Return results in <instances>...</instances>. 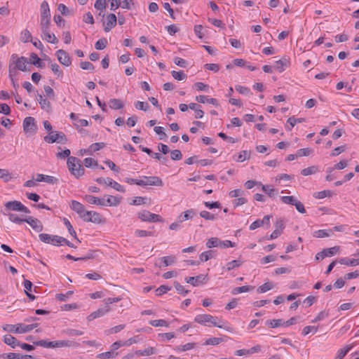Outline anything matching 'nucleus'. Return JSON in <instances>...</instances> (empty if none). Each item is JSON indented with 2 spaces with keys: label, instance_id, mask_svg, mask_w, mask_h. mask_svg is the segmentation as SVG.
I'll return each instance as SVG.
<instances>
[{
  "label": "nucleus",
  "instance_id": "obj_25",
  "mask_svg": "<svg viewBox=\"0 0 359 359\" xmlns=\"http://www.w3.org/2000/svg\"><path fill=\"white\" fill-rule=\"evenodd\" d=\"M196 100L200 103H209L214 106H219V102L215 98H208L205 95H201L196 97Z\"/></svg>",
  "mask_w": 359,
  "mask_h": 359
},
{
  "label": "nucleus",
  "instance_id": "obj_8",
  "mask_svg": "<svg viewBox=\"0 0 359 359\" xmlns=\"http://www.w3.org/2000/svg\"><path fill=\"white\" fill-rule=\"evenodd\" d=\"M96 182L98 184H105L109 187H111L116 189L118 191L124 193L126 191L125 189L122 185L118 184V182L114 181L112 179L107 177V178H102V177H98L96 179Z\"/></svg>",
  "mask_w": 359,
  "mask_h": 359
},
{
  "label": "nucleus",
  "instance_id": "obj_32",
  "mask_svg": "<svg viewBox=\"0 0 359 359\" xmlns=\"http://www.w3.org/2000/svg\"><path fill=\"white\" fill-rule=\"evenodd\" d=\"M109 107L113 109H121L123 107V103L121 100L113 98L109 102Z\"/></svg>",
  "mask_w": 359,
  "mask_h": 359
},
{
  "label": "nucleus",
  "instance_id": "obj_36",
  "mask_svg": "<svg viewBox=\"0 0 359 359\" xmlns=\"http://www.w3.org/2000/svg\"><path fill=\"white\" fill-rule=\"evenodd\" d=\"M30 58L32 60L31 62L32 65L37 66L39 68H42L44 66V64L36 53H31Z\"/></svg>",
  "mask_w": 359,
  "mask_h": 359
},
{
  "label": "nucleus",
  "instance_id": "obj_60",
  "mask_svg": "<svg viewBox=\"0 0 359 359\" xmlns=\"http://www.w3.org/2000/svg\"><path fill=\"white\" fill-rule=\"evenodd\" d=\"M135 106L137 109H140V110H142V111H147L149 109V105L147 102H141V101H137L135 104Z\"/></svg>",
  "mask_w": 359,
  "mask_h": 359
},
{
  "label": "nucleus",
  "instance_id": "obj_51",
  "mask_svg": "<svg viewBox=\"0 0 359 359\" xmlns=\"http://www.w3.org/2000/svg\"><path fill=\"white\" fill-rule=\"evenodd\" d=\"M21 41L25 42V43H27L28 41H32V34H31L30 32L28 29H25L22 32Z\"/></svg>",
  "mask_w": 359,
  "mask_h": 359
},
{
  "label": "nucleus",
  "instance_id": "obj_7",
  "mask_svg": "<svg viewBox=\"0 0 359 359\" xmlns=\"http://www.w3.org/2000/svg\"><path fill=\"white\" fill-rule=\"evenodd\" d=\"M144 178L145 180H139L138 182H137V185L145 187V186H157V187H162L163 185V182L162 180L157 176H150L147 177L144 176Z\"/></svg>",
  "mask_w": 359,
  "mask_h": 359
},
{
  "label": "nucleus",
  "instance_id": "obj_64",
  "mask_svg": "<svg viewBox=\"0 0 359 359\" xmlns=\"http://www.w3.org/2000/svg\"><path fill=\"white\" fill-rule=\"evenodd\" d=\"M241 262L240 260H233L226 264V269L228 271H231L236 267H238L241 265Z\"/></svg>",
  "mask_w": 359,
  "mask_h": 359
},
{
  "label": "nucleus",
  "instance_id": "obj_12",
  "mask_svg": "<svg viewBox=\"0 0 359 359\" xmlns=\"http://www.w3.org/2000/svg\"><path fill=\"white\" fill-rule=\"evenodd\" d=\"M187 283L191 284L193 286H198L200 284H204L208 280V275L201 274L197 276H191L185 278Z\"/></svg>",
  "mask_w": 359,
  "mask_h": 359
},
{
  "label": "nucleus",
  "instance_id": "obj_31",
  "mask_svg": "<svg viewBox=\"0 0 359 359\" xmlns=\"http://www.w3.org/2000/svg\"><path fill=\"white\" fill-rule=\"evenodd\" d=\"M262 189L264 192H265L269 197H273L278 195V191L277 189H275L271 187L270 185H262Z\"/></svg>",
  "mask_w": 359,
  "mask_h": 359
},
{
  "label": "nucleus",
  "instance_id": "obj_9",
  "mask_svg": "<svg viewBox=\"0 0 359 359\" xmlns=\"http://www.w3.org/2000/svg\"><path fill=\"white\" fill-rule=\"evenodd\" d=\"M11 60L15 64V69L22 72H26L28 70L27 69V65L28 64L27 57L23 56L18 57L16 54H13L11 56Z\"/></svg>",
  "mask_w": 359,
  "mask_h": 359
},
{
  "label": "nucleus",
  "instance_id": "obj_3",
  "mask_svg": "<svg viewBox=\"0 0 359 359\" xmlns=\"http://www.w3.org/2000/svg\"><path fill=\"white\" fill-rule=\"evenodd\" d=\"M39 326L38 323L25 325L18 323L16 325H5L3 327L4 330L13 333H27Z\"/></svg>",
  "mask_w": 359,
  "mask_h": 359
},
{
  "label": "nucleus",
  "instance_id": "obj_23",
  "mask_svg": "<svg viewBox=\"0 0 359 359\" xmlns=\"http://www.w3.org/2000/svg\"><path fill=\"white\" fill-rule=\"evenodd\" d=\"M84 200L90 204H94L100 206L105 205V203H104V197L98 198L92 195H86L84 196Z\"/></svg>",
  "mask_w": 359,
  "mask_h": 359
},
{
  "label": "nucleus",
  "instance_id": "obj_19",
  "mask_svg": "<svg viewBox=\"0 0 359 359\" xmlns=\"http://www.w3.org/2000/svg\"><path fill=\"white\" fill-rule=\"evenodd\" d=\"M271 215H265L262 220L257 219L254 222H252L250 226V230H255L257 228H259L260 226H262L264 224H266L268 226L270 225V218Z\"/></svg>",
  "mask_w": 359,
  "mask_h": 359
},
{
  "label": "nucleus",
  "instance_id": "obj_13",
  "mask_svg": "<svg viewBox=\"0 0 359 359\" xmlns=\"http://www.w3.org/2000/svg\"><path fill=\"white\" fill-rule=\"evenodd\" d=\"M117 23V18L115 14L110 13L107 16L106 21L103 22L104 30L106 32H109Z\"/></svg>",
  "mask_w": 359,
  "mask_h": 359
},
{
  "label": "nucleus",
  "instance_id": "obj_46",
  "mask_svg": "<svg viewBox=\"0 0 359 359\" xmlns=\"http://www.w3.org/2000/svg\"><path fill=\"white\" fill-rule=\"evenodd\" d=\"M273 288V284L271 283H265L263 285L258 287L257 291L259 293L266 292Z\"/></svg>",
  "mask_w": 359,
  "mask_h": 359
},
{
  "label": "nucleus",
  "instance_id": "obj_20",
  "mask_svg": "<svg viewBox=\"0 0 359 359\" xmlns=\"http://www.w3.org/2000/svg\"><path fill=\"white\" fill-rule=\"evenodd\" d=\"M71 208L75 211L81 219V216L85 215L87 210L84 209V206L83 204H81L80 202L76 201H72Z\"/></svg>",
  "mask_w": 359,
  "mask_h": 359
},
{
  "label": "nucleus",
  "instance_id": "obj_63",
  "mask_svg": "<svg viewBox=\"0 0 359 359\" xmlns=\"http://www.w3.org/2000/svg\"><path fill=\"white\" fill-rule=\"evenodd\" d=\"M84 165L86 168H90L92 166H98L97 161L93 158H86L84 159Z\"/></svg>",
  "mask_w": 359,
  "mask_h": 359
},
{
  "label": "nucleus",
  "instance_id": "obj_21",
  "mask_svg": "<svg viewBox=\"0 0 359 359\" xmlns=\"http://www.w3.org/2000/svg\"><path fill=\"white\" fill-rule=\"evenodd\" d=\"M104 206H117L121 203V198L116 196L106 195L104 197Z\"/></svg>",
  "mask_w": 359,
  "mask_h": 359
},
{
  "label": "nucleus",
  "instance_id": "obj_57",
  "mask_svg": "<svg viewBox=\"0 0 359 359\" xmlns=\"http://www.w3.org/2000/svg\"><path fill=\"white\" fill-rule=\"evenodd\" d=\"M212 257V250H208V251L203 252L200 255V260L201 262H207L209 259H210Z\"/></svg>",
  "mask_w": 359,
  "mask_h": 359
},
{
  "label": "nucleus",
  "instance_id": "obj_44",
  "mask_svg": "<svg viewBox=\"0 0 359 359\" xmlns=\"http://www.w3.org/2000/svg\"><path fill=\"white\" fill-rule=\"evenodd\" d=\"M50 24V20L45 19V20H41L40 25L41 32L43 34L47 33L49 32V26Z\"/></svg>",
  "mask_w": 359,
  "mask_h": 359
},
{
  "label": "nucleus",
  "instance_id": "obj_29",
  "mask_svg": "<svg viewBox=\"0 0 359 359\" xmlns=\"http://www.w3.org/2000/svg\"><path fill=\"white\" fill-rule=\"evenodd\" d=\"M161 261L162 263V265H160L159 267L163 266H168L173 264L176 262V258L173 255L166 256V257H162L161 258Z\"/></svg>",
  "mask_w": 359,
  "mask_h": 359
},
{
  "label": "nucleus",
  "instance_id": "obj_42",
  "mask_svg": "<svg viewBox=\"0 0 359 359\" xmlns=\"http://www.w3.org/2000/svg\"><path fill=\"white\" fill-rule=\"evenodd\" d=\"M250 158V152L246 150H243L240 152L238 155L236 161L238 162H243L245 160L249 159Z\"/></svg>",
  "mask_w": 359,
  "mask_h": 359
},
{
  "label": "nucleus",
  "instance_id": "obj_45",
  "mask_svg": "<svg viewBox=\"0 0 359 359\" xmlns=\"http://www.w3.org/2000/svg\"><path fill=\"white\" fill-rule=\"evenodd\" d=\"M219 243H220V240L218 238L213 237L208 240V241L206 242V246L208 248H212L214 247H218Z\"/></svg>",
  "mask_w": 359,
  "mask_h": 359
},
{
  "label": "nucleus",
  "instance_id": "obj_11",
  "mask_svg": "<svg viewBox=\"0 0 359 359\" xmlns=\"http://www.w3.org/2000/svg\"><path fill=\"white\" fill-rule=\"evenodd\" d=\"M56 55L57 57L58 61L60 64L62 65H65L66 67H69L72 64V58L70 57L69 55L64 50L60 49L56 51Z\"/></svg>",
  "mask_w": 359,
  "mask_h": 359
},
{
  "label": "nucleus",
  "instance_id": "obj_48",
  "mask_svg": "<svg viewBox=\"0 0 359 359\" xmlns=\"http://www.w3.org/2000/svg\"><path fill=\"white\" fill-rule=\"evenodd\" d=\"M108 41L107 39L102 38L99 39L95 45V47L97 50H103L107 46Z\"/></svg>",
  "mask_w": 359,
  "mask_h": 359
},
{
  "label": "nucleus",
  "instance_id": "obj_6",
  "mask_svg": "<svg viewBox=\"0 0 359 359\" xmlns=\"http://www.w3.org/2000/svg\"><path fill=\"white\" fill-rule=\"evenodd\" d=\"M81 219L86 222H92L95 224H102L104 223V219L102 216L95 211H88L85 215L81 216Z\"/></svg>",
  "mask_w": 359,
  "mask_h": 359
},
{
  "label": "nucleus",
  "instance_id": "obj_47",
  "mask_svg": "<svg viewBox=\"0 0 359 359\" xmlns=\"http://www.w3.org/2000/svg\"><path fill=\"white\" fill-rule=\"evenodd\" d=\"M151 216V212L148 210H144L138 212V218L143 222H149Z\"/></svg>",
  "mask_w": 359,
  "mask_h": 359
},
{
  "label": "nucleus",
  "instance_id": "obj_56",
  "mask_svg": "<svg viewBox=\"0 0 359 359\" xmlns=\"http://www.w3.org/2000/svg\"><path fill=\"white\" fill-rule=\"evenodd\" d=\"M149 324L154 327H168V324L165 320H152L149 321Z\"/></svg>",
  "mask_w": 359,
  "mask_h": 359
},
{
  "label": "nucleus",
  "instance_id": "obj_24",
  "mask_svg": "<svg viewBox=\"0 0 359 359\" xmlns=\"http://www.w3.org/2000/svg\"><path fill=\"white\" fill-rule=\"evenodd\" d=\"M196 215V211L194 209H189L183 213L180 214L178 217V222H183L184 221L191 219Z\"/></svg>",
  "mask_w": 359,
  "mask_h": 359
},
{
  "label": "nucleus",
  "instance_id": "obj_55",
  "mask_svg": "<svg viewBox=\"0 0 359 359\" xmlns=\"http://www.w3.org/2000/svg\"><path fill=\"white\" fill-rule=\"evenodd\" d=\"M331 196V191L329 190H324L321 191L316 192L313 194V196L316 198H324L325 197H330Z\"/></svg>",
  "mask_w": 359,
  "mask_h": 359
},
{
  "label": "nucleus",
  "instance_id": "obj_41",
  "mask_svg": "<svg viewBox=\"0 0 359 359\" xmlns=\"http://www.w3.org/2000/svg\"><path fill=\"white\" fill-rule=\"evenodd\" d=\"M43 35L44 37H43V39L46 40L47 42L53 44L58 43V39L54 34H50V32H48L47 33L43 34Z\"/></svg>",
  "mask_w": 359,
  "mask_h": 359
},
{
  "label": "nucleus",
  "instance_id": "obj_26",
  "mask_svg": "<svg viewBox=\"0 0 359 359\" xmlns=\"http://www.w3.org/2000/svg\"><path fill=\"white\" fill-rule=\"evenodd\" d=\"M4 341L7 345L11 346L12 348H15L16 346H19L20 342L16 339L15 337L11 334H6L4 337Z\"/></svg>",
  "mask_w": 359,
  "mask_h": 359
},
{
  "label": "nucleus",
  "instance_id": "obj_37",
  "mask_svg": "<svg viewBox=\"0 0 359 359\" xmlns=\"http://www.w3.org/2000/svg\"><path fill=\"white\" fill-rule=\"evenodd\" d=\"M265 324L272 328H276L283 325V319L268 320L266 321Z\"/></svg>",
  "mask_w": 359,
  "mask_h": 359
},
{
  "label": "nucleus",
  "instance_id": "obj_35",
  "mask_svg": "<svg viewBox=\"0 0 359 359\" xmlns=\"http://www.w3.org/2000/svg\"><path fill=\"white\" fill-rule=\"evenodd\" d=\"M352 346L347 345L337 351L335 359H343L347 353L351 349Z\"/></svg>",
  "mask_w": 359,
  "mask_h": 359
},
{
  "label": "nucleus",
  "instance_id": "obj_43",
  "mask_svg": "<svg viewBox=\"0 0 359 359\" xmlns=\"http://www.w3.org/2000/svg\"><path fill=\"white\" fill-rule=\"evenodd\" d=\"M63 222H64L65 226L68 229L69 233L80 242V241L78 239V238L76 236V233L74 230L70 222L67 218H64Z\"/></svg>",
  "mask_w": 359,
  "mask_h": 359
},
{
  "label": "nucleus",
  "instance_id": "obj_54",
  "mask_svg": "<svg viewBox=\"0 0 359 359\" xmlns=\"http://www.w3.org/2000/svg\"><path fill=\"white\" fill-rule=\"evenodd\" d=\"M324 252L327 255V257H332L336 255L339 251V247L334 246L330 248H326L323 250Z\"/></svg>",
  "mask_w": 359,
  "mask_h": 359
},
{
  "label": "nucleus",
  "instance_id": "obj_38",
  "mask_svg": "<svg viewBox=\"0 0 359 359\" xmlns=\"http://www.w3.org/2000/svg\"><path fill=\"white\" fill-rule=\"evenodd\" d=\"M118 355L117 352H114L112 351H107L104 353H102L97 355V358L100 359H109L114 358Z\"/></svg>",
  "mask_w": 359,
  "mask_h": 359
},
{
  "label": "nucleus",
  "instance_id": "obj_33",
  "mask_svg": "<svg viewBox=\"0 0 359 359\" xmlns=\"http://www.w3.org/2000/svg\"><path fill=\"white\" fill-rule=\"evenodd\" d=\"M253 289H254L253 286L244 285V286H241V287H234L232 290L231 293L233 294H238L239 293L247 292L251 291Z\"/></svg>",
  "mask_w": 359,
  "mask_h": 359
},
{
  "label": "nucleus",
  "instance_id": "obj_16",
  "mask_svg": "<svg viewBox=\"0 0 359 359\" xmlns=\"http://www.w3.org/2000/svg\"><path fill=\"white\" fill-rule=\"evenodd\" d=\"M290 65V59L287 57H283L280 60L276 61L274 67L279 72H283Z\"/></svg>",
  "mask_w": 359,
  "mask_h": 359
},
{
  "label": "nucleus",
  "instance_id": "obj_34",
  "mask_svg": "<svg viewBox=\"0 0 359 359\" xmlns=\"http://www.w3.org/2000/svg\"><path fill=\"white\" fill-rule=\"evenodd\" d=\"M156 353V349L153 347H149L144 350H138L135 351V354L140 356L151 355Z\"/></svg>",
  "mask_w": 359,
  "mask_h": 359
},
{
  "label": "nucleus",
  "instance_id": "obj_40",
  "mask_svg": "<svg viewBox=\"0 0 359 359\" xmlns=\"http://www.w3.org/2000/svg\"><path fill=\"white\" fill-rule=\"evenodd\" d=\"M34 344L36 346H43L45 348H55V343L53 341H47L46 340L42 339L37 341H34Z\"/></svg>",
  "mask_w": 359,
  "mask_h": 359
},
{
  "label": "nucleus",
  "instance_id": "obj_27",
  "mask_svg": "<svg viewBox=\"0 0 359 359\" xmlns=\"http://www.w3.org/2000/svg\"><path fill=\"white\" fill-rule=\"evenodd\" d=\"M339 263L346 266H356L359 265V258L358 259H348L347 257L341 258Z\"/></svg>",
  "mask_w": 359,
  "mask_h": 359
},
{
  "label": "nucleus",
  "instance_id": "obj_10",
  "mask_svg": "<svg viewBox=\"0 0 359 359\" xmlns=\"http://www.w3.org/2000/svg\"><path fill=\"white\" fill-rule=\"evenodd\" d=\"M23 129L25 133L32 132L35 133L37 130V126L34 118L32 116L26 117L23 121Z\"/></svg>",
  "mask_w": 359,
  "mask_h": 359
},
{
  "label": "nucleus",
  "instance_id": "obj_62",
  "mask_svg": "<svg viewBox=\"0 0 359 359\" xmlns=\"http://www.w3.org/2000/svg\"><path fill=\"white\" fill-rule=\"evenodd\" d=\"M170 157L173 161H180L182 158V154L179 149H175L171 151Z\"/></svg>",
  "mask_w": 359,
  "mask_h": 359
},
{
  "label": "nucleus",
  "instance_id": "obj_58",
  "mask_svg": "<svg viewBox=\"0 0 359 359\" xmlns=\"http://www.w3.org/2000/svg\"><path fill=\"white\" fill-rule=\"evenodd\" d=\"M148 198L147 197L137 196L133 200L132 205H140L141 204H145L147 203ZM150 201V199H149Z\"/></svg>",
  "mask_w": 359,
  "mask_h": 359
},
{
  "label": "nucleus",
  "instance_id": "obj_61",
  "mask_svg": "<svg viewBox=\"0 0 359 359\" xmlns=\"http://www.w3.org/2000/svg\"><path fill=\"white\" fill-rule=\"evenodd\" d=\"M135 234L139 237H145V236H154V233L152 231H148L145 230H140L137 229L135 231Z\"/></svg>",
  "mask_w": 359,
  "mask_h": 359
},
{
  "label": "nucleus",
  "instance_id": "obj_15",
  "mask_svg": "<svg viewBox=\"0 0 359 359\" xmlns=\"http://www.w3.org/2000/svg\"><path fill=\"white\" fill-rule=\"evenodd\" d=\"M25 222L28 223L37 232H41L43 230L42 223L36 218L28 217L25 218Z\"/></svg>",
  "mask_w": 359,
  "mask_h": 359
},
{
  "label": "nucleus",
  "instance_id": "obj_1",
  "mask_svg": "<svg viewBox=\"0 0 359 359\" xmlns=\"http://www.w3.org/2000/svg\"><path fill=\"white\" fill-rule=\"evenodd\" d=\"M194 321L201 325H206L207 323H210L213 326L217 327L219 328L224 329L226 330H229L228 327H225L222 323V320H219L217 316H213L210 314H199L197 315Z\"/></svg>",
  "mask_w": 359,
  "mask_h": 359
},
{
  "label": "nucleus",
  "instance_id": "obj_53",
  "mask_svg": "<svg viewBox=\"0 0 359 359\" xmlns=\"http://www.w3.org/2000/svg\"><path fill=\"white\" fill-rule=\"evenodd\" d=\"M223 341H224V339L222 338L212 337V338L208 339L205 341V345H217Z\"/></svg>",
  "mask_w": 359,
  "mask_h": 359
},
{
  "label": "nucleus",
  "instance_id": "obj_2",
  "mask_svg": "<svg viewBox=\"0 0 359 359\" xmlns=\"http://www.w3.org/2000/svg\"><path fill=\"white\" fill-rule=\"evenodd\" d=\"M67 163L71 173L76 177L79 178L84 174L85 170L78 158L70 156L67 158Z\"/></svg>",
  "mask_w": 359,
  "mask_h": 359
},
{
  "label": "nucleus",
  "instance_id": "obj_14",
  "mask_svg": "<svg viewBox=\"0 0 359 359\" xmlns=\"http://www.w3.org/2000/svg\"><path fill=\"white\" fill-rule=\"evenodd\" d=\"M109 311H110L109 306H107L105 304V306L103 308H100L97 311H95L93 312L91 314H90L87 318L89 321H91L97 318L103 316L104 314L108 313Z\"/></svg>",
  "mask_w": 359,
  "mask_h": 359
},
{
  "label": "nucleus",
  "instance_id": "obj_50",
  "mask_svg": "<svg viewBox=\"0 0 359 359\" xmlns=\"http://www.w3.org/2000/svg\"><path fill=\"white\" fill-rule=\"evenodd\" d=\"M236 90L241 94L245 95H251L252 93H251L250 88L245 86H242L240 85L236 86Z\"/></svg>",
  "mask_w": 359,
  "mask_h": 359
},
{
  "label": "nucleus",
  "instance_id": "obj_30",
  "mask_svg": "<svg viewBox=\"0 0 359 359\" xmlns=\"http://www.w3.org/2000/svg\"><path fill=\"white\" fill-rule=\"evenodd\" d=\"M305 121L306 119L304 118H295L294 116H291L288 118L287 121V122L290 125V126H287V130L290 131L295 124L304 122Z\"/></svg>",
  "mask_w": 359,
  "mask_h": 359
},
{
  "label": "nucleus",
  "instance_id": "obj_17",
  "mask_svg": "<svg viewBox=\"0 0 359 359\" xmlns=\"http://www.w3.org/2000/svg\"><path fill=\"white\" fill-rule=\"evenodd\" d=\"M276 229L271 233L269 239H275L278 238L282 233L285 228L283 220L278 219L275 223Z\"/></svg>",
  "mask_w": 359,
  "mask_h": 359
},
{
  "label": "nucleus",
  "instance_id": "obj_4",
  "mask_svg": "<svg viewBox=\"0 0 359 359\" xmlns=\"http://www.w3.org/2000/svg\"><path fill=\"white\" fill-rule=\"evenodd\" d=\"M9 210L22 212L26 214L30 213L29 208L18 201H8L5 203V210L4 211L6 212Z\"/></svg>",
  "mask_w": 359,
  "mask_h": 359
},
{
  "label": "nucleus",
  "instance_id": "obj_49",
  "mask_svg": "<svg viewBox=\"0 0 359 359\" xmlns=\"http://www.w3.org/2000/svg\"><path fill=\"white\" fill-rule=\"evenodd\" d=\"M65 241V238L62 236L53 235L50 244L53 245H62Z\"/></svg>",
  "mask_w": 359,
  "mask_h": 359
},
{
  "label": "nucleus",
  "instance_id": "obj_59",
  "mask_svg": "<svg viewBox=\"0 0 359 359\" xmlns=\"http://www.w3.org/2000/svg\"><path fill=\"white\" fill-rule=\"evenodd\" d=\"M328 316H329V313L327 311H320L318 313V315L313 320H312L311 323H315L318 321H320V320L326 318L327 317H328Z\"/></svg>",
  "mask_w": 359,
  "mask_h": 359
},
{
  "label": "nucleus",
  "instance_id": "obj_18",
  "mask_svg": "<svg viewBox=\"0 0 359 359\" xmlns=\"http://www.w3.org/2000/svg\"><path fill=\"white\" fill-rule=\"evenodd\" d=\"M55 348L60 347H73L77 348L79 346V344L74 340H59L54 341Z\"/></svg>",
  "mask_w": 359,
  "mask_h": 359
},
{
  "label": "nucleus",
  "instance_id": "obj_28",
  "mask_svg": "<svg viewBox=\"0 0 359 359\" xmlns=\"http://www.w3.org/2000/svg\"><path fill=\"white\" fill-rule=\"evenodd\" d=\"M1 212L7 216L9 219V220L12 222H14V223H16V224H22V222H25V219H21L20 217H18V215H17L16 214H13V213H10V212H6L4 211H1Z\"/></svg>",
  "mask_w": 359,
  "mask_h": 359
},
{
  "label": "nucleus",
  "instance_id": "obj_39",
  "mask_svg": "<svg viewBox=\"0 0 359 359\" xmlns=\"http://www.w3.org/2000/svg\"><path fill=\"white\" fill-rule=\"evenodd\" d=\"M171 75L177 81H182L187 79V74L183 71L177 72L173 70L171 72Z\"/></svg>",
  "mask_w": 359,
  "mask_h": 359
},
{
  "label": "nucleus",
  "instance_id": "obj_22",
  "mask_svg": "<svg viewBox=\"0 0 359 359\" xmlns=\"http://www.w3.org/2000/svg\"><path fill=\"white\" fill-rule=\"evenodd\" d=\"M41 20H50V12L48 4L46 1H43L41 4Z\"/></svg>",
  "mask_w": 359,
  "mask_h": 359
},
{
  "label": "nucleus",
  "instance_id": "obj_5",
  "mask_svg": "<svg viewBox=\"0 0 359 359\" xmlns=\"http://www.w3.org/2000/svg\"><path fill=\"white\" fill-rule=\"evenodd\" d=\"M43 139L45 142L49 144L54 142L65 144L67 141L66 135L62 132H51L49 135L45 136Z\"/></svg>",
  "mask_w": 359,
  "mask_h": 359
},
{
  "label": "nucleus",
  "instance_id": "obj_52",
  "mask_svg": "<svg viewBox=\"0 0 359 359\" xmlns=\"http://www.w3.org/2000/svg\"><path fill=\"white\" fill-rule=\"evenodd\" d=\"M317 170L318 168L316 166H311L303 169L301 171V174L304 176H307L316 173Z\"/></svg>",
  "mask_w": 359,
  "mask_h": 359
}]
</instances>
